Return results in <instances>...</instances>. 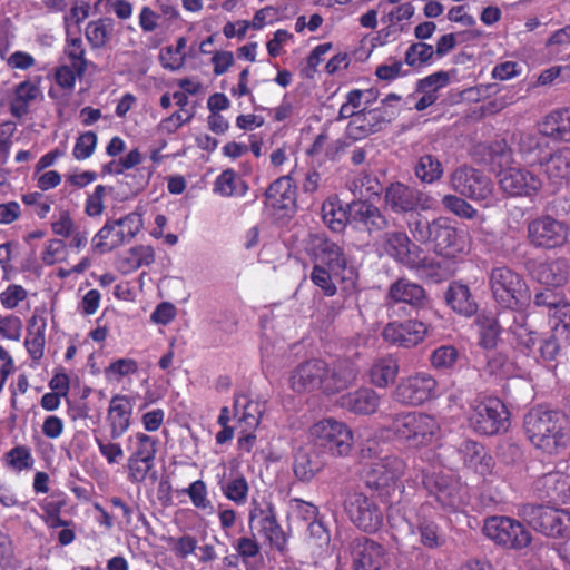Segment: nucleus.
Wrapping results in <instances>:
<instances>
[{"label": "nucleus", "mask_w": 570, "mask_h": 570, "mask_svg": "<svg viewBox=\"0 0 570 570\" xmlns=\"http://www.w3.org/2000/svg\"><path fill=\"white\" fill-rule=\"evenodd\" d=\"M523 428L530 443L544 454L557 455L570 443V429L560 412L533 407L525 414Z\"/></svg>", "instance_id": "nucleus-1"}, {"label": "nucleus", "mask_w": 570, "mask_h": 570, "mask_svg": "<svg viewBox=\"0 0 570 570\" xmlns=\"http://www.w3.org/2000/svg\"><path fill=\"white\" fill-rule=\"evenodd\" d=\"M407 228L414 240L430 244L433 250L445 258H458L468 253V242L462 232L446 217L429 220L420 213L411 216Z\"/></svg>", "instance_id": "nucleus-2"}, {"label": "nucleus", "mask_w": 570, "mask_h": 570, "mask_svg": "<svg viewBox=\"0 0 570 570\" xmlns=\"http://www.w3.org/2000/svg\"><path fill=\"white\" fill-rule=\"evenodd\" d=\"M361 453L364 460L361 478L365 487L381 497L389 495L405 473V461L396 454L377 455L370 441Z\"/></svg>", "instance_id": "nucleus-3"}, {"label": "nucleus", "mask_w": 570, "mask_h": 570, "mask_svg": "<svg viewBox=\"0 0 570 570\" xmlns=\"http://www.w3.org/2000/svg\"><path fill=\"white\" fill-rule=\"evenodd\" d=\"M389 430L405 446L413 450L432 448L441 439L439 420L422 411H406L395 414Z\"/></svg>", "instance_id": "nucleus-4"}, {"label": "nucleus", "mask_w": 570, "mask_h": 570, "mask_svg": "<svg viewBox=\"0 0 570 570\" xmlns=\"http://www.w3.org/2000/svg\"><path fill=\"white\" fill-rule=\"evenodd\" d=\"M308 441L323 454L345 458L352 452L354 436L347 424L326 417L311 425Z\"/></svg>", "instance_id": "nucleus-5"}, {"label": "nucleus", "mask_w": 570, "mask_h": 570, "mask_svg": "<svg viewBox=\"0 0 570 570\" xmlns=\"http://www.w3.org/2000/svg\"><path fill=\"white\" fill-rule=\"evenodd\" d=\"M490 287L495 302L508 309H518L529 299V288L521 275L509 267H495L490 275Z\"/></svg>", "instance_id": "nucleus-6"}, {"label": "nucleus", "mask_w": 570, "mask_h": 570, "mask_svg": "<svg viewBox=\"0 0 570 570\" xmlns=\"http://www.w3.org/2000/svg\"><path fill=\"white\" fill-rule=\"evenodd\" d=\"M142 227V214L138 212H131L120 218H108L94 236V247L100 253L111 252L130 243Z\"/></svg>", "instance_id": "nucleus-7"}, {"label": "nucleus", "mask_w": 570, "mask_h": 570, "mask_svg": "<svg viewBox=\"0 0 570 570\" xmlns=\"http://www.w3.org/2000/svg\"><path fill=\"white\" fill-rule=\"evenodd\" d=\"M159 440L145 432H135L127 438V473L131 483H141L155 465Z\"/></svg>", "instance_id": "nucleus-8"}, {"label": "nucleus", "mask_w": 570, "mask_h": 570, "mask_svg": "<svg viewBox=\"0 0 570 570\" xmlns=\"http://www.w3.org/2000/svg\"><path fill=\"white\" fill-rule=\"evenodd\" d=\"M520 515L535 531L553 538H570V512L548 505L525 504Z\"/></svg>", "instance_id": "nucleus-9"}, {"label": "nucleus", "mask_w": 570, "mask_h": 570, "mask_svg": "<svg viewBox=\"0 0 570 570\" xmlns=\"http://www.w3.org/2000/svg\"><path fill=\"white\" fill-rule=\"evenodd\" d=\"M508 410L497 397H487L471 405L468 421L470 428L482 435H493L507 429Z\"/></svg>", "instance_id": "nucleus-10"}, {"label": "nucleus", "mask_w": 570, "mask_h": 570, "mask_svg": "<svg viewBox=\"0 0 570 570\" xmlns=\"http://www.w3.org/2000/svg\"><path fill=\"white\" fill-rule=\"evenodd\" d=\"M483 532L495 544L507 549H524L532 540L531 533L520 521L503 515L487 519Z\"/></svg>", "instance_id": "nucleus-11"}, {"label": "nucleus", "mask_w": 570, "mask_h": 570, "mask_svg": "<svg viewBox=\"0 0 570 570\" xmlns=\"http://www.w3.org/2000/svg\"><path fill=\"white\" fill-rule=\"evenodd\" d=\"M250 529H256L264 539L279 552L287 547V537L277 521L275 508L266 501L252 500L248 514Z\"/></svg>", "instance_id": "nucleus-12"}, {"label": "nucleus", "mask_w": 570, "mask_h": 570, "mask_svg": "<svg viewBox=\"0 0 570 570\" xmlns=\"http://www.w3.org/2000/svg\"><path fill=\"white\" fill-rule=\"evenodd\" d=\"M345 511L351 522L365 532H376L383 524L382 509L370 497L354 491L345 499Z\"/></svg>", "instance_id": "nucleus-13"}, {"label": "nucleus", "mask_w": 570, "mask_h": 570, "mask_svg": "<svg viewBox=\"0 0 570 570\" xmlns=\"http://www.w3.org/2000/svg\"><path fill=\"white\" fill-rule=\"evenodd\" d=\"M393 394L399 403L419 406L438 396V382L431 374L419 372L403 377Z\"/></svg>", "instance_id": "nucleus-14"}, {"label": "nucleus", "mask_w": 570, "mask_h": 570, "mask_svg": "<svg viewBox=\"0 0 570 570\" xmlns=\"http://www.w3.org/2000/svg\"><path fill=\"white\" fill-rule=\"evenodd\" d=\"M385 204L396 214L434 208L435 199L429 194L402 183L391 184L384 194Z\"/></svg>", "instance_id": "nucleus-15"}, {"label": "nucleus", "mask_w": 570, "mask_h": 570, "mask_svg": "<svg viewBox=\"0 0 570 570\" xmlns=\"http://www.w3.org/2000/svg\"><path fill=\"white\" fill-rule=\"evenodd\" d=\"M422 483L443 510L455 511L463 504L462 485L451 475L426 473L423 474Z\"/></svg>", "instance_id": "nucleus-16"}, {"label": "nucleus", "mask_w": 570, "mask_h": 570, "mask_svg": "<svg viewBox=\"0 0 570 570\" xmlns=\"http://www.w3.org/2000/svg\"><path fill=\"white\" fill-rule=\"evenodd\" d=\"M450 185L454 191L473 200H488L493 191L490 178L469 166L456 168L450 176Z\"/></svg>", "instance_id": "nucleus-17"}, {"label": "nucleus", "mask_w": 570, "mask_h": 570, "mask_svg": "<svg viewBox=\"0 0 570 570\" xmlns=\"http://www.w3.org/2000/svg\"><path fill=\"white\" fill-rule=\"evenodd\" d=\"M570 233L569 226L550 216L533 219L528 225L529 242L541 248H557L566 244Z\"/></svg>", "instance_id": "nucleus-18"}, {"label": "nucleus", "mask_w": 570, "mask_h": 570, "mask_svg": "<svg viewBox=\"0 0 570 570\" xmlns=\"http://www.w3.org/2000/svg\"><path fill=\"white\" fill-rule=\"evenodd\" d=\"M431 330L430 324L419 320L390 322L384 326L382 336L391 345L412 348L423 343Z\"/></svg>", "instance_id": "nucleus-19"}, {"label": "nucleus", "mask_w": 570, "mask_h": 570, "mask_svg": "<svg viewBox=\"0 0 570 570\" xmlns=\"http://www.w3.org/2000/svg\"><path fill=\"white\" fill-rule=\"evenodd\" d=\"M397 110L387 106H379L367 109L351 119L346 127L347 136L353 140H361L365 137L382 130V128L395 118Z\"/></svg>", "instance_id": "nucleus-20"}, {"label": "nucleus", "mask_w": 570, "mask_h": 570, "mask_svg": "<svg viewBox=\"0 0 570 570\" xmlns=\"http://www.w3.org/2000/svg\"><path fill=\"white\" fill-rule=\"evenodd\" d=\"M498 177L502 191L514 197L534 195L542 187L540 176L528 168L508 167Z\"/></svg>", "instance_id": "nucleus-21"}, {"label": "nucleus", "mask_w": 570, "mask_h": 570, "mask_svg": "<svg viewBox=\"0 0 570 570\" xmlns=\"http://www.w3.org/2000/svg\"><path fill=\"white\" fill-rule=\"evenodd\" d=\"M314 265L334 271V275H348L352 267H347V259L342 246L326 237L315 235L311 239L309 248Z\"/></svg>", "instance_id": "nucleus-22"}, {"label": "nucleus", "mask_w": 570, "mask_h": 570, "mask_svg": "<svg viewBox=\"0 0 570 570\" xmlns=\"http://www.w3.org/2000/svg\"><path fill=\"white\" fill-rule=\"evenodd\" d=\"M548 138L542 132V122L539 124L538 131H517L512 136L513 150L521 157V159L530 165H543L546 156L544 150L548 148Z\"/></svg>", "instance_id": "nucleus-23"}, {"label": "nucleus", "mask_w": 570, "mask_h": 570, "mask_svg": "<svg viewBox=\"0 0 570 570\" xmlns=\"http://www.w3.org/2000/svg\"><path fill=\"white\" fill-rule=\"evenodd\" d=\"M351 554L354 570H384L387 563L385 549L365 537L351 542Z\"/></svg>", "instance_id": "nucleus-24"}, {"label": "nucleus", "mask_w": 570, "mask_h": 570, "mask_svg": "<svg viewBox=\"0 0 570 570\" xmlns=\"http://www.w3.org/2000/svg\"><path fill=\"white\" fill-rule=\"evenodd\" d=\"M327 364L322 360H309L299 364L289 376L291 387L298 393L322 389Z\"/></svg>", "instance_id": "nucleus-25"}, {"label": "nucleus", "mask_w": 570, "mask_h": 570, "mask_svg": "<svg viewBox=\"0 0 570 570\" xmlns=\"http://www.w3.org/2000/svg\"><path fill=\"white\" fill-rule=\"evenodd\" d=\"M41 76L28 77L14 86L9 102L10 114L21 119L30 111V106L42 96Z\"/></svg>", "instance_id": "nucleus-26"}, {"label": "nucleus", "mask_w": 570, "mask_h": 570, "mask_svg": "<svg viewBox=\"0 0 570 570\" xmlns=\"http://www.w3.org/2000/svg\"><path fill=\"white\" fill-rule=\"evenodd\" d=\"M134 403L125 394H116L110 399L107 410L109 434L112 440L121 438L130 428Z\"/></svg>", "instance_id": "nucleus-27"}, {"label": "nucleus", "mask_w": 570, "mask_h": 570, "mask_svg": "<svg viewBox=\"0 0 570 570\" xmlns=\"http://www.w3.org/2000/svg\"><path fill=\"white\" fill-rule=\"evenodd\" d=\"M384 252L400 263L414 267L419 263V247L403 232L385 233L382 237Z\"/></svg>", "instance_id": "nucleus-28"}, {"label": "nucleus", "mask_w": 570, "mask_h": 570, "mask_svg": "<svg viewBox=\"0 0 570 570\" xmlns=\"http://www.w3.org/2000/svg\"><path fill=\"white\" fill-rule=\"evenodd\" d=\"M458 453L463 461V465L473 473L483 478L492 473L494 460L482 444L465 440L458 448Z\"/></svg>", "instance_id": "nucleus-29"}, {"label": "nucleus", "mask_w": 570, "mask_h": 570, "mask_svg": "<svg viewBox=\"0 0 570 570\" xmlns=\"http://www.w3.org/2000/svg\"><path fill=\"white\" fill-rule=\"evenodd\" d=\"M323 453L309 442L299 446L294 454L293 470L299 481L308 482L325 465Z\"/></svg>", "instance_id": "nucleus-30"}, {"label": "nucleus", "mask_w": 570, "mask_h": 570, "mask_svg": "<svg viewBox=\"0 0 570 570\" xmlns=\"http://www.w3.org/2000/svg\"><path fill=\"white\" fill-rule=\"evenodd\" d=\"M541 167L549 185L554 189L570 185V147H562L550 154Z\"/></svg>", "instance_id": "nucleus-31"}, {"label": "nucleus", "mask_w": 570, "mask_h": 570, "mask_svg": "<svg viewBox=\"0 0 570 570\" xmlns=\"http://www.w3.org/2000/svg\"><path fill=\"white\" fill-rule=\"evenodd\" d=\"M535 491L540 497L566 503L570 501V475L552 471L535 481Z\"/></svg>", "instance_id": "nucleus-32"}, {"label": "nucleus", "mask_w": 570, "mask_h": 570, "mask_svg": "<svg viewBox=\"0 0 570 570\" xmlns=\"http://www.w3.org/2000/svg\"><path fill=\"white\" fill-rule=\"evenodd\" d=\"M426 299L425 291L419 284L401 278L394 282L385 296L386 306L397 303L409 304L413 307H421Z\"/></svg>", "instance_id": "nucleus-33"}, {"label": "nucleus", "mask_w": 570, "mask_h": 570, "mask_svg": "<svg viewBox=\"0 0 570 570\" xmlns=\"http://www.w3.org/2000/svg\"><path fill=\"white\" fill-rule=\"evenodd\" d=\"M348 218L352 223L365 228L370 233L387 227V220L381 210L367 202H353L348 206Z\"/></svg>", "instance_id": "nucleus-34"}, {"label": "nucleus", "mask_w": 570, "mask_h": 570, "mask_svg": "<svg viewBox=\"0 0 570 570\" xmlns=\"http://www.w3.org/2000/svg\"><path fill=\"white\" fill-rule=\"evenodd\" d=\"M341 407L358 415H370L376 412L380 405L379 394L368 387L348 392L340 397Z\"/></svg>", "instance_id": "nucleus-35"}, {"label": "nucleus", "mask_w": 570, "mask_h": 570, "mask_svg": "<svg viewBox=\"0 0 570 570\" xmlns=\"http://www.w3.org/2000/svg\"><path fill=\"white\" fill-rule=\"evenodd\" d=\"M291 174L276 179L266 190V203L274 209L292 212L296 204V188Z\"/></svg>", "instance_id": "nucleus-36"}, {"label": "nucleus", "mask_w": 570, "mask_h": 570, "mask_svg": "<svg viewBox=\"0 0 570 570\" xmlns=\"http://www.w3.org/2000/svg\"><path fill=\"white\" fill-rule=\"evenodd\" d=\"M568 262L564 258L546 259L534 265L533 277L547 286L559 287L568 281Z\"/></svg>", "instance_id": "nucleus-37"}, {"label": "nucleus", "mask_w": 570, "mask_h": 570, "mask_svg": "<svg viewBox=\"0 0 570 570\" xmlns=\"http://www.w3.org/2000/svg\"><path fill=\"white\" fill-rule=\"evenodd\" d=\"M355 279L354 269H350L348 275H334V271L314 265L311 272L312 283L317 286L324 295L330 297L334 296L337 292L336 282L344 283L346 288H354Z\"/></svg>", "instance_id": "nucleus-38"}, {"label": "nucleus", "mask_w": 570, "mask_h": 570, "mask_svg": "<svg viewBox=\"0 0 570 570\" xmlns=\"http://www.w3.org/2000/svg\"><path fill=\"white\" fill-rule=\"evenodd\" d=\"M415 12V8L411 2H403L391 9H384L381 21L386 28L381 30L385 37H397L404 30V23L409 21Z\"/></svg>", "instance_id": "nucleus-39"}, {"label": "nucleus", "mask_w": 570, "mask_h": 570, "mask_svg": "<svg viewBox=\"0 0 570 570\" xmlns=\"http://www.w3.org/2000/svg\"><path fill=\"white\" fill-rule=\"evenodd\" d=\"M400 366L392 355L376 358L370 367V382L380 389H385L395 382Z\"/></svg>", "instance_id": "nucleus-40"}, {"label": "nucleus", "mask_w": 570, "mask_h": 570, "mask_svg": "<svg viewBox=\"0 0 570 570\" xmlns=\"http://www.w3.org/2000/svg\"><path fill=\"white\" fill-rule=\"evenodd\" d=\"M47 321L42 316L33 315L28 324L24 346L33 361L43 356L46 345Z\"/></svg>", "instance_id": "nucleus-41"}, {"label": "nucleus", "mask_w": 570, "mask_h": 570, "mask_svg": "<svg viewBox=\"0 0 570 570\" xmlns=\"http://www.w3.org/2000/svg\"><path fill=\"white\" fill-rule=\"evenodd\" d=\"M374 100L375 95L372 90L353 89L348 91L340 108L337 120L354 119V117L367 110Z\"/></svg>", "instance_id": "nucleus-42"}, {"label": "nucleus", "mask_w": 570, "mask_h": 570, "mask_svg": "<svg viewBox=\"0 0 570 570\" xmlns=\"http://www.w3.org/2000/svg\"><path fill=\"white\" fill-rule=\"evenodd\" d=\"M542 122V132L550 138L570 141V107L550 112Z\"/></svg>", "instance_id": "nucleus-43"}, {"label": "nucleus", "mask_w": 570, "mask_h": 570, "mask_svg": "<svg viewBox=\"0 0 570 570\" xmlns=\"http://www.w3.org/2000/svg\"><path fill=\"white\" fill-rule=\"evenodd\" d=\"M448 305L456 313L471 316L476 309V303L472 299L470 289L461 283H453L445 293Z\"/></svg>", "instance_id": "nucleus-44"}, {"label": "nucleus", "mask_w": 570, "mask_h": 570, "mask_svg": "<svg viewBox=\"0 0 570 570\" xmlns=\"http://www.w3.org/2000/svg\"><path fill=\"white\" fill-rule=\"evenodd\" d=\"M218 487L226 499L237 505H243L247 501L249 485L245 476L236 475L225 480L224 475H218Z\"/></svg>", "instance_id": "nucleus-45"}, {"label": "nucleus", "mask_w": 570, "mask_h": 570, "mask_svg": "<svg viewBox=\"0 0 570 570\" xmlns=\"http://www.w3.org/2000/svg\"><path fill=\"white\" fill-rule=\"evenodd\" d=\"M66 505L65 494H58L56 498L45 499L40 503V508L43 511L41 515L42 521L48 528L56 529L61 527H69L70 521L60 518L61 510Z\"/></svg>", "instance_id": "nucleus-46"}, {"label": "nucleus", "mask_w": 570, "mask_h": 570, "mask_svg": "<svg viewBox=\"0 0 570 570\" xmlns=\"http://www.w3.org/2000/svg\"><path fill=\"white\" fill-rule=\"evenodd\" d=\"M356 380V373L351 366L330 370L324 375L323 391L333 394L348 387Z\"/></svg>", "instance_id": "nucleus-47"}, {"label": "nucleus", "mask_w": 570, "mask_h": 570, "mask_svg": "<svg viewBox=\"0 0 570 570\" xmlns=\"http://www.w3.org/2000/svg\"><path fill=\"white\" fill-rule=\"evenodd\" d=\"M415 176L424 184L438 181L444 173L442 163L433 155H422L414 167Z\"/></svg>", "instance_id": "nucleus-48"}, {"label": "nucleus", "mask_w": 570, "mask_h": 570, "mask_svg": "<svg viewBox=\"0 0 570 570\" xmlns=\"http://www.w3.org/2000/svg\"><path fill=\"white\" fill-rule=\"evenodd\" d=\"M246 186L240 177L232 169L224 170L215 180L214 193L223 197L242 196Z\"/></svg>", "instance_id": "nucleus-49"}, {"label": "nucleus", "mask_w": 570, "mask_h": 570, "mask_svg": "<svg viewBox=\"0 0 570 570\" xmlns=\"http://www.w3.org/2000/svg\"><path fill=\"white\" fill-rule=\"evenodd\" d=\"M323 222L333 232H342L348 218V213L342 207L336 198H330L322 205Z\"/></svg>", "instance_id": "nucleus-50"}, {"label": "nucleus", "mask_w": 570, "mask_h": 570, "mask_svg": "<svg viewBox=\"0 0 570 570\" xmlns=\"http://www.w3.org/2000/svg\"><path fill=\"white\" fill-rule=\"evenodd\" d=\"M63 52L70 61V66L77 71L78 77L86 72L89 61L86 59V49L79 37H67Z\"/></svg>", "instance_id": "nucleus-51"}, {"label": "nucleus", "mask_w": 570, "mask_h": 570, "mask_svg": "<svg viewBox=\"0 0 570 570\" xmlns=\"http://www.w3.org/2000/svg\"><path fill=\"white\" fill-rule=\"evenodd\" d=\"M4 466L16 473L31 470L35 464L31 450L26 445H17L3 456Z\"/></svg>", "instance_id": "nucleus-52"}, {"label": "nucleus", "mask_w": 570, "mask_h": 570, "mask_svg": "<svg viewBox=\"0 0 570 570\" xmlns=\"http://www.w3.org/2000/svg\"><path fill=\"white\" fill-rule=\"evenodd\" d=\"M112 26L104 19L90 21L85 30L86 38L94 49L104 48L111 37Z\"/></svg>", "instance_id": "nucleus-53"}, {"label": "nucleus", "mask_w": 570, "mask_h": 570, "mask_svg": "<svg viewBox=\"0 0 570 570\" xmlns=\"http://www.w3.org/2000/svg\"><path fill=\"white\" fill-rule=\"evenodd\" d=\"M510 331L520 346L529 352L533 350L538 341V333L528 326L524 314L520 313L514 317Z\"/></svg>", "instance_id": "nucleus-54"}, {"label": "nucleus", "mask_w": 570, "mask_h": 570, "mask_svg": "<svg viewBox=\"0 0 570 570\" xmlns=\"http://www.w3.org/2000/svg\"><path fill=\"white\" fill-rule=\"evenodd\" d=\"M552 334L560 338V342L570 343V302L563 304L557 312L551 313L549 317Z\"/></svg>", "instance_id": "nucleus-55"}, {"label": "nucleus", "mask_w": 570, "mask_h": 570, "mask_svg": "<svg viewBox=\"0 0 570 570\" xmlns=\"http://www.w3.org/2000/svg\"><path fill=\"white\" fill-rule=\"evenodd\" d=\"M478 325L482 346L485 348L494 347L501 333L499 322L493 316L480 315L478 316Z\"/></svg>", "instance_id": "nucleus-56"}, {"label": "nucleus", "mask_w": 570, "mask_h": 570, "mask_svg": "<svg viewBox=\"0 0 570 570\" xmlns=\"http://www.w3.org/2000/svg\"><path fill=\"white\" fill-rule=\"evenodd\" d=\"M567 303H569V299L562 292L551 288H544L535 293L533 297V304L535 306L548 309V317L551 316V313L559 311L561 306Z\"/></svg>", "instance_id": "nucleus-57"}, {"label": "nucleus", "mask_w": 570, "mask_h": 570, "mask_svg": "<svg viewBox=\"0 0 570 570\" xmlns=\"http://www.w3.org/2000/svg\"><path fill=\"white\" fill-rule=\"evenodd\" d=\"M459 360V352L453 345H441L430 356L431 366L439 371L452 368Z\"/></svg>", "instance_id": "nucleus-58"}, {"label": "nucleus", "mask_w": 570, "mask_h": 570, "mask_svg": "<svg viewBox=\"0 0 570 570\" xmlns=\"http://www.w3.org/2000/svg\"><path fill=\"white\" fill-rule=\"evenodd\" d=\"M95 443L98 446L100 455L109 465L118 464L125 456V451L120 443L95 435Z\"/></svg>", "instance_id": "nucleus-59"}, {"label": "nucleus", "mask_w": 570, "mask_h": 570, "mask_svg": "<svg viewBox=\"0 0 570 570\" xmlns=\"http://www.w3.org/2000/svg\"><path fill=\"white\" fill-rule=\"evenodd\" d=\"M331 542L330 532L321 521H312L308 524V543L321 554L328 548Z\"/></svg>", "instance_id": "nucleus-60"}, {"label": "nucleus", "mask_w": 570, "mask_h": 570, "mask_svg": "<svg viewBox=\"0 0 570 570\" xmlns=\"http://www.w3.org/2000/svg\"><path fill=\"white\" fill-rule=\"evenodd\" d=\"M138 371V364L132 358H118L105 368V375L110 381H120L121 379L135 374Z\"/></svg>", "instance_id": "nucleus-61"}, {"label": "nucleus", "mask_w": 570, "mask_h": 570, "mask_svg": "<svg viewBox=\"0 0 570 570\" xmlns=\"http://www.w3.org/2000/svg\"><path fill=\"white\" fill-rule=\"evenodd\" d=\"M442 204L449 212L461 218L472 219L478 215V210L475 208H473L466 200L455 195H445L442 198Z\"/></svg>", "instance_id": "nucleus-62"}, {"label": "nucleus", "mask_w": 570, "mask_h": 570, "mask_svg": "<svg viewBox=\"0 0 570 570\" xmlns=\"http://www.w3.org/2000/svg\"><path fill=\"white\" fill-rule=\"evenodd\" d=\"M107 187L97 185L91 194L88 195L85 203V213L89 217H99L105 210V198Z\"/></svg>", "instance_id": "nucleus-63"}, {"label": "nucleus", "mask_w": 570, "mask_h": 570, "mask_svg": "<svg viewBox=\"0 0 570 570\" xmlns=\"http://www.w3.org/2000/svg\"><path fill=\"white\" fill-rule=\"evenodd\" d=\"M126 261L132 269L149 266L155 261V252L151 246H136L128 252Z\"/></svg>", "instance_id": "nucleus-64"}]
</instances>
